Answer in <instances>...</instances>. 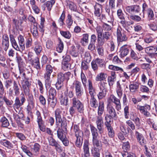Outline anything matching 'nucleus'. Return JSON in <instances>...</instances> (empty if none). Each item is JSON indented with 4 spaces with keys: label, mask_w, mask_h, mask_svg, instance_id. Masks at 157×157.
<instances>
[{
    "label": "nucleus",
    "mask_w": 157,
    "mask_h": 157,
    "mask_svg": "<svg viewBox=\"0 0 157 157\" xmlns=\"http://www.w3.org/2000/svg\"><path fill=\"white\" fill-rule=\"evenodd\" d=\"M53 71V68L50 65L46 66L45 73L44 74V78L45 86L46 88L49 87L51 85L52 81L50 79V75Z\"/></svg>",
    "instance_id": "nucleus-1"
},
{
    "label": "nucleus",
    "mask_w": 157,
    "mask_h": 157,
    "mask_svg": "<svg viewBox=\"0 0 157 157\" xmlns=\"http://www.w3.org/2000/svg\"><path fill=\"white\" fill-rule=\"evenodd\" d=\"M107 83L105 82H101L99 83V90L97 95L99 99H102L106 97L107 92Z\"/></svg>",
    "instance_id": "nucleus-2"
},
{
    "label": "nucleus",
    "mask_w": 157,
    "mask_h": 157,
    "mask_svg": "<svg viewBox=\"0 0 157 157\" xmlns=\"http://www.w3.org/2000/svg\"><path fill=\"white\" fill-rule=\"evenodd\" d=\"M106 108L107 111L109 114H106L105 116V121H110L111 117L114 118L117 117L116 110L111 104L108 103Z\"/></svg>",
    "instance_id": "nucleus-3"
},
{
    "label": "nucleus",
    "mask_w": 157,
    "mask_h": 157,
    "mask_svg": "<svg viewBox=\"0 0 157 157\" xmlns=\"http://www.w3.org/2000/svg\"><path fill=\"white\" fill-rule=\"evenodd\" d=\"M71 75V73L69 72H68L64 74L62 72L58 73L57 74V81L56 84V86H58V85H60L64 81L66 80L67 81L69 79Z\"/></svg>",
    "instance_id": "nucleus-4"
},
{
    "label": "nucleus",
    "mask_w": 157,
    "mask_h": 157,
    "mask_svg": "<svg viewBox=\"0 0 157 157\" xmlns=\"http://www.w3.org/2000/svg\"><path fill=\"white\" fill-rule=\"evenodd\" d=\"M117 98L113 94H112L108 98L107 103L111 104L113 103L115 105V108L117 111H119L121 109V105L120 98Z\"/></svg>",
    "instance_id": "nucleus-5"
},
{
    "label": "nucleus",
    "mask_w": 157,
    "mask_h": 157,
    "mask_svg": "<svg viewBox=\"0 0 157 157\" xmlns=\"http://www.w3.org/2000/svg\"><path fill=\"white\" fill-rule=\"evenodd\" d=\"M73 87L75 88V94L77 97H81L83 94V90L81 82L78 81H75L73 83Z\"/></svg>",
    "instance_id": "nucleus-6"
},
{
    "label": "nucleus",
    "mask_w": 157,
    "mask_h": 157,
    "mask_svg": "<svg viewBox=\"0 0 157 157\" xmlns=\"http://www.w3.org/2000/svg\"><path fill=\"white\" fill-rule=\"evenodd\" d=\"M136 108L145 117H148L151 116V114L149 112L151 109L149 105H146L143 106L137 105Z\"/></svg>",
    "instance_id": "nucleus-7"
},
{
    "label": "nucleus",
    "mask_w": 157,
    "mask_h": 157,
    "mask_svg": "<svg viewBox=\"0 0 157 157\" xmlns=\"http://www.w3.org/2000/svg\"><path fill=\"white\" fill-rule=\"evenodd\" d=\"M72 106L75 107L78 111L82 113L83 111V105L82 102L76 97H74L71 100Z\"/></svg>",
    "instance_id": "nucleus-8"
},
{
    "label": "nucleus",
    "mask_w": 157,
    "mask_h": 157,
    "mask_svg": "<svg viewBox=\"0 0 157 157\" xmlns=\"http://www.w3.org/2000/svg\"><path fill=\"white\" fill-rule=\"evenodd\" d=\"M90 130L92 136V143L94 144H98V142H100L98 139V134L97 129L94 126H90Z\"/></svg>",
    "instance_id": "nucleus-9"
},
{
    "label": "nucleus",
    "mask_w": 157,
    "mask_h": 157,
    "mask_svg": "<svg viewBox=\"0 0 157 157\" xmlns=\"http://www.w3.org/2000/svg\"><path fill=\"white\" fill-rule=\"evenodd\" d=\"M135 135L139 144L142 146H146L147 141L142 134L137 131H135Z\"/></svg>",
    "instance_id": "nucleus-10"
},
{
    "label": "nucleus",
    "mask_w": 157,
    "mask_h": 157,
    "mask_svg": "<svg viewBox=\"0 0 157 157\" xmlns=\"http://www.w3.org/2000/svg\"><path fill=\"white\" fill-rule=\"evenodd\" d=\"M2 44L3 49L6 52L9 46V37L7 34H5L3 36Z\"/></svg>",
    "instance_id": "nucleus-11"
},
{
    "label": "nucleus",
    "mask_w": 157,
    "mask_h": 157,
    "mask_svg": "<svg viewBox=\"0 0 157 157\" xmlns=\"http://www.w3.org/2000/svg\"><path fill=\"white\" fill-rule=\"evenodd\" d=\"M111 33L109 32L106 31L102 34V37H101L99 41L98 40V43L101 45H103L105 42L109 40L111 36Z\"/></svg>",
    "instance_id": "nucleus-12"
},
{
    "label": "nucleus",
    "mask_w": 157,
    "mask_h": 157,
    "mask_svg": "<svg viewBox=\"0 0 157 157\" xmlns=\"http://www.w3.org/2000/svg\"><path fill=\"white\" fill-rule=\"evenodd\" d=\"M93 147L91 148V153L94 157H100V154L99 147H100V143L98 142V144L95 145L92 143Z\"/></svg>",
    "instance_id": "nucleus-13"
},
{
    "label": "nucleus",
    "mask_w": 157,
    "mask_h": 157,
    "mask_svg": "<svg viewBox=\"0 0 157 157\" xmlns=\"http://www.w3.org/2000/svg\"><path fill=\"white\" fill-rule=\"evenodd\" d=\"M96 124L99 133L101 134L103 132V121L101 116H97Z\"/></svg>",
    "instance_id": "nucleus-14"
},
{
    "label": "nucleus",
    "mask_w": 157,
    "mask_h": 157,
    "mask_svg": "<svg viewBox=\"0 0 157 157\" xmlns=\"http://www.w3.org/2000/svg\"><path fill=\"white\" fill-rule=\"evenodd\" d=\"M89 143L88 141H84L83 146V153L81 155V157H89L90 156Z\"/></svg>",
    "instance_id": "nucleus-15"
},
{
    "label": "nucleus",
    "mask_w": 157,
    "mask_h": 157,
    "mask_svg": "<svg viewBox=\"0 0 157 157\" xmlns=\"http://www.w3.org/2000/svg\"><path fill=\"white\" fill-rule=\"evenodd\" d=\"M94 14L97 17H100L101 15L102 10V6L101 5L96 3L94 6Z\"/></svg>",
    "instance_id": "nucleus-16"
},
{
    "label": "nucleus",
    "mask_w": 157,
    "mask_h": 157,
    "mask_svg": "<svg viewBox=\"0 0 157 157\" xmlns=\"http://www.w3.org/2000/svg\"><path fill=\"white\" fill-rule=\"evenodd\" d=\"M111 121H106L104 124L108 131V135L110 137H113L114 136V132L113 128L110 124Z\"/></svg>",
    "instance_id": "nucleus-17"
},
{
    "label": "nucleus",
    "mask_w": 157,
    "mask_h": 157,
    "mask_svg": "<svg viewBox=\"0 0 157 157\" xmlns=\"http://www.w3.org/2000/svg\"><path fill=\"white\" fill-rule=\"evenodd\" d=\"M111 121H106L104 124L108 131V135L110 137H113L114 136V132L113 128L110 124Z\"/></svg>",
    "instance_id": "nucleus-18"
},
{
    "label": "nucleus",
    "mask_w": 157,
    "mask_h": 157,
    "mask_svg": "<svg viewBox=\"0 0 157 157\" xmlns=\"http://www.w3.org/2000/svg\"><path fill=\"white\" fill-rule=\"evenodd\" d=\"M129 49L126 44L124 45L120 48L119 52L120 53V56L121 57H123L126 56L129 52Z\"/></svg>",
    "instance_id": "nucleus-19"
},
{
    "label": "nucleus",
    "mask_w": 157,
    "mask_h": 157,
    "mask_svg": "<svg viewBox=\"0 0 157 157\" xmlns=\"http://www.w3.org/2000/svg\"><path fill=\"white\" fill-rule=\"evenodd\" d=\"M116 75L115 72L112 71L111 72V75L108 77L107 81L108 84L110 86H113L116 80Z\"/></svg>",
    "instance_id": "nucleus-20"
},
{
    "label": "nucleus",
    "mask_w": 157,
    "mask_h": 157,
    "mask_svg": "<svg viewBox=\"0 0 157 157\" xmlns=\"http://www.w3.org/2000/svg\"><path fill=\"white\" fill-rule=\"evenodd\" d=\"M32 65L37 70L41 69L39 59L37 56L35 57L30 62Z\"/></svg>",
    "instance_id": "nucleus-21"
},
{
    "label": "nucleus",
    "mask_w": 157,
    "mask_h": 157,
    "mask_svg": "<svg viewBox=\"0 0 157 157\" xmlns=\"http://www.w3.org/2000/svg\"><path fill=\"white\" fill-rule=\"evenodd\" d=\"M116 91L118 97L121 98L123 95V90L119 81H117V82Z\"/></svg>",
    "instance_id": "nucleus-22"
},
{
    "label": "nucleus",
    "mask_w": 157,
    "mask_h": 157,
    "mask_svg": "<svg viewBox=\"0 0 157 157\" xmlns=\"http://www.w3.org/2000/svg\"><path fill=\"white\" fill-rule=\"evenodd\" d=\"M29 3L34 13L37 14L39 13L40 12V9L36 5V2L35 0H30Z\"/></svg>",
    "instance_id": "nucleus-23"
},
{
    "label": "nucleus",
    "mask_w": 157,
    "mask_h": 157,
    "mask_svg": "<svg viewBox=\"0 0 157 157\" xmlns=\"http://www.w3.org/2000/svg\"><path fill=\"white\" fill-rule=\"evenodd\" d=\"M88 82V90L89 93L91 96V98L94 97V95L95 94V90L93 86L91 81L89 79Z\"/></svg>",
    "instance_id": "nucleus-24"
},
{
    "label": "nucleus",
    "mask_w": 157,
    "mask_h": 157,
    "mask_svg": "<svg viewBox=\"0 0 157 157\" xmlns=\"http://www.w3.org/2000/svg\"><path fill=\"white\" fill-rule=\"evenodd\" d=\"M28 79L29 78H27L26 80L24 81L22 85L24 92L25 93L29 92V87L31 85V83L28 81Z\"/></svg>",
    "instance_id": "nucleus-25"
},
{
    "label": "nucleus",
    "mask_w": 157,
    "mask_h": 157,
    "mask_svg": "<svg viewBox=\"0 0 157 157\" xmlns=\"http://www.w3.org/2000/svg\"><path fill=\"white\" fill-rule=\"evenodd\" d=\"M34 45V50L37 55H39L42 50V46L40 43L37 41L35 42Z\"/></svg>",
    "instance_id": "nucleus-26"
},
{
    "label": "nucleus",
    "mask_w": 157,
    "mask_h": 157,
    "mask_svg": "<svg viewBox=\"0 0 157 157\" xmlns=\"http://www.w3.org/2000/svg\"><path fill=\"white\" fill-rule=\"evenodd\" d=\"M107 75L105 73L101 72L97 75L95 78V80L97 81H101L105 80L107 77Z\"/></svg>",
    "instance_id": "nucleus-27"
},
{
    "label": "nucleus",
    "mask_w": 157,
    "mask_h": 157,
    "mask_svg": "<svg viewBox=\"0 0 157 157\" xmlns=\"http://www.w3.org/2000/svg\"><path fill=\"white\" fill-rule=\"evenodd\" d=\"M10 38L12 47L17 51H20V48L19 47L13 36L12 35H10Z\"/></svg>",
    "instance_id": "nucleus-28"
},
{
    "label": "nucleus",
    "mask_w": 157,
    "mask_h": 157,
    "mask_svg": "<svg viewBox=\"0 0 157 157\" xmlns=\"http://www.w3.org/2000/svg\"><path fill=\"white\" fill-rule=\"evenodd\" d=\"M22 105L20 103V101L18 97H16L14 101V103L13 105L14 109L17 113L18 112V110H19L20 107Z\"/></svg>",
    "instance_id": "nucleus-29"
},
{
    "label": "nucleus",
    "mask_w": 157,
    "mask_h": 157,
    "mask_svg": "<svg viewBox=\"0 0 157 157\" xmlns=\"http://www.w3.org/2000/svg\"><path fill=\"white\" fill-rule=\"evenodd\" d=\"M89 42V35L87 33L82 35V38L81 39L80 42L82 45L86 46Z\"/></svg>",
    "instance_id": "nucleus-30"
},
{
    "label": "nucleus",
    "mask_w": 157,
    "mask_h": 157,
    "mask_svg": "<svg viewBox=\"0 0 157 157\" xmlns=\"http://www.w3.org/2000/svg\"><path fill=\"white\" fill-rule=\"evenodd\" d=\"M40 146L37 143H35L33 147L31 148V151L33 154L35 155H37L40 150Z\"/></svg>",
    "instance_id": "nucleus-31"
},
{
    "label": "nucleus",
    "mask_w": 157,
    "mask_h": 157,
    "mask_svg": "<svg viewBox=\"0 0 157 157\" xmlns=\"http://www.w3.org/2000/svg\"><path fill=\"white\" fill-rule=\"evenodd\" d=\"M48 105L54 109L57 103V100L56 98H48Z\"/></svg>",
    "instance_id": "nucleus-32"
},
{
    "label": "nucleus",
    "mask_w": 157,
    "mask_h": 157,
    "mask_svg": "<svg viewBox=\"0 0 157 157\" xmlns=\"http://www.w3.org/2000/svg\"><path fill=\"white\" fill-rule=\"evenodd\" d=\"M38 24L36 23L33 25L31 29V32L34 37L37 38L39 37V33L37 29Z\"/></svg>",
    "instance_id": "nucleus-33"
},
{
    "label": "nucleus",
    "mask_w": 157,
    "mask_h": 157,
    "mask_svg": "<svg viewBox=\"0 0 157 157\" xmlns=\"http://www.w3.org/2000/svg\"><path fill=\"white\" fill-rule=\"evenodd\" d=\"M64 44L63 41L59 38H58V43L56 47V51L59 53L61 52L63 50Z\"/></svg>",
    "instance_id": "nucleus-34"
},
{
    "label": "nucleus",
    "mask_w": 157,
    "mask_h": 157,
    "mask_svg": "<svg viewBox=\"0 0 157 157\" xmlns=\"http://www.w3.org/2000/svg\"><path fill=\"white\" fill-rule=\"evenodd\" d=\"M0 144L6 147L9 149H11L13 147V145L9 141L6 140H0Z\"/></svg>",
    "instance_id": "nucleus-35"
},
{
    "label": "nucleus",
    "mask_w": 157,
    "mask_h": 157,
    "mask_svg": "<svg viewBox=\"0 0 157 157\" xmlns=\"http://www.w3.org/2000/svg\"><path fill=\"white\" fill-rule=\"evenodd\" d=\"M104 110V105L103 102H100L98 109V116H101Z\"/></svg>",
    "instance_id": "nucleus-36"
},
{
    "label": "nucleus",
    "mask_w": 157,
    "mask_h": 157,
    "mask_svg": "<svg viewBox=\"0 0 157 157\" xmlns=\"http://www.w3.org/2000/svg\"><path fill=\"white\" fill-rule=\"evenodd\" d=\"M96 32L97 33V40L99 41L101 37L102 36L103 29L101 26L99 25L97 26L95 28Z\"/></svg>",
    "instance_id": "nucleus-37"
},
{
    "label": "nucleus",
    "mask_w": 157,
    "mask_h": 157,
    "mask_svg": "<svg viewBox=\"0 0 157 157\" xmlns=\"http://www.w3.org/2000/svg\"><path fill=\"white\" fill-rule=\"evenodd\" d=\"M139 85L137 83H132L129 85V90L131 92L133 93L136 91L138 89Z\"/></svg>",
    "instance_id": "nucleus-38"
},
{
    "label": "nucleus",
    "mask_w": 157,
    "mask_h": 157,
    "mask_svg": "<svg viewBox=\"0 0 157 157\" xmlns=\"http://www.w3.org/2000/svg\"><path fill=\"white\" fill-rule=\"evenodd\" d=\"M73 23V20L71 15L68 14L67 16L66 20V25L67 27L70 29Z\"/></svg>",
    "instance_id": "nucleus-39"
},
{
    "label": "nucleus",
    "mask_w": 157,
    "mask_h": 157,
    "mask_svg": "<svg viewBox=\"0 0 157 157\" xmlns=\"http://www.w3.org/2000/svg\"><path fill=\"white\" fill-rule=\"evenodd\" d=\"M56 118V127H62V125L64 124V120H63L61 117H59Z\"/></svg>",
    "instance_id": "nucleus-40"
},
{
    "label": "nucleus",
    "mask_w": 157,
    "mask_h": 157,
    "mask_svg": "<svg viewBox=\"0 0 157 157\" xmlns=\"http://www.w3.org/2000/svg\"><path fill=\"white\" fill-rule=\"evenodd\" d=\"M28 101L29 107L31 108H33L35 105V100L33 95H31L29 96Z\"/></svg>",
    "instance_id": "nucleus-41"
},
{
    "label": "nucleus",
    "mask_w": 157,
    "mask_h": 157,
    "mask_svg": "<svg viewBox=\"0 0 157 157\" xmlns=\"http://www.w3.org/2000/svg\"><path fill=\"white\" fill-rule=\"evenodd\" d=\"M82 136H76L77 140L75 143L76 146L80 148L82 146L83 143Z\"/></svg>",
    "instance_id": "nucleus-42"
},
{
    "label": "nucleus",
    "mask_w": 157,
    "mask_h": 157,
    "mask_svg": "<svg viewBox=\"0 0 157 157\" xmlns=\"http://www.w3.org/2000/svg\"><path fill=\"white\" fill-rule=\"evenodd\" d=\"M117 41L119 42V45L120 42L123 41H126L128 40V37L126 36L124 33L117 36Z\"/></svg>",
    "instance_id": "nucleus-43"
},
{
    "label": "nucleus",
    "mask_w": 157,
    "mask_h": 157,
    "mask_svg": "<svg viewBox=\"0 0 157 157\" xmlns=\"http://www.w3.org/2000/svg\"><path fill=\"white\" fill-rule=\"evenodd\" d=\"M13 89L14 91L15 95L17 96L20 94V88L15 81L13 82Z\"/></svg>",
    "instance_id": "nucleus-44"
},
{
    "label": "nucleus",
    "mask_w": 157,
    "mask_h": 157,
    "mask_svg": "<svg viewBox=\"0 0 157 157\" xmlns=\"http://www.w3.org/2000/svg\"><path fill=\"white\" fill-rule=\"evenodd\" d=\"M57 130V134L58 138L60 140H62L65 136L63 132V130L62 129V127L58 128Z\"/></svg>",
    "instance_id": "nucleus-45"
},
{
    "label": "nucleus",
    "mask_w": 157,
    "mask_h": 157,
    "mask_svg": "<svg viewBox=\"0 0 157 157\" xmlns=\"http://www.w3.org/2000/svg\"><path fill=\"white\" fill-rule=\"evenodd\" d=\"M23 151L25 152L28 156L30 157H33V155L32 152H30L28 149V147L25 145L21 146Z\"/></svg>",
    "instance_id": "nucleus-46"
},
{
    "label": "nucleus",
    "mask_w": 157,
    "mask_h": 157,
    "mask_svg": "<svg viewBox=\"0 0 157 157\" xmlns=\"http://www.w3.org/2000/svg\"><path fill=\"white\" fill-rule=\"evenodd\" d=\"M90 104L91 106L93 108H96L98 106V101L94 97L91 98Z\"/></svg>",
    "instance_id": "nucleus-47"
},
{
    "label": "nucleus",
    "mask_w": 157,
    "mask_h": 157,
    "mask_svg": "<svg viewBox=\"0 0 157 157\" xmlns=\"http://www.w3.org/2000/svg\"><path fill=\"white\" fill-rule=\"evenodd\" d=\"M0 122L2 123V126L3 127H7L10 124L7 119L4 117L1 118Z\"/></svg>",
    "instance_id": "nucleus-48"
},
{
    "label": "nucleus",
    "mask_w": 157,
    "mask_h": 157,
    "mask_svg": "<svg viewBox=\"0 0 157 157\" xmlns=\"http://www.w3.org/2000/svg\"><path fill=\"white\" fill-rule=\"evenodd\" d=\"M65 16V11H63L59 19L58 20V22L60 26H63L65 24L64 22Z\"/></svg>",
    "instance_id": "nucleus-49"
},
{
    "label": "nucleus",
    "mask_w": 157,
    "mask_h": 157,
    "mask_svg": "<svg viewBox=\"0 0 157 157\" xmlns=\"http://www.w3.org/2000/svg\"><path fill=\"white\" fill-rule=\"evenodd\" d=\"M6 52L4 51L1 47H0V61L2 62H4L6 60V58L4 56Z\"/></svg>",
    "instance_id": "nucleus-50"
},
{
    "label": "nucleus",
    "mask_w": 157,
    "mask_h": 157,
    "mask_svg": "<svg viewBox=\"0 0 157 157\" xmlns=\"http://www.w3.org/2000/svg\"><path fill=\"white\" fill-rule=\"evenodd\" d=\"M60 33L63 37L67 39H70L71 37V34L69 31H60Z\"/></svg>",
    "instance_id": "nucleus-51"
},
{
    "label": "nucleus",
    "mask_w": 157,
    "mask_h": 157,
    "mask_svg": "<svg viewBox=\"0 0 157 157\" xmlns=\"http://www.w3.org/2000/svg\"><path fill=\"white\" fill-rule=\"evenodd\" d=\"M74 130L76 136H82V132L79 129L78 126L77 125H74Z\"/></svg>",
    "instance_id": "nucleus-52"
},
{
    "label": "nucleus",
    "mask_w": 157,
    "mask_h": 157,
    "mask_svg": "<svg viewBox=\"0 0 157 157\" xmlns=\"http://www.w3.org/2000/svg\"><path fill=\"white\" fill-rule=\"evenodd\" d=\"M56 94V90L52 88H51L49 91V97L48 98H56L55 96Z\"/></svg>",
    "instance_id": "nucleus-53"
},
{
    "label": "nucleus",
    "mask_w": 157,
    "mask_h": 157,
    "mask_svg": "<svg viewBox=\"0 0 157 157\" xmlns=\"http://www.w3.org/2000/svg\"><path fill=\"white\" fill-rule=\"evenodd\" d=\"M102 154L103 157H113L110 152L105 149H102Z\"/></svg>",
    "instance_id": "nucleus-54"
},
{
    "label": "nucleus",
    "mask_w": 157,
    "mask_h": 157,
    "mask_svg": "<svg viewBox=\"0 0 157 157\" xmlns=\"http://www.w3.org/2000/svg\"><path fill=\"white\" fill-rule=\"evenodd\" d=\"M81 78L82 83L84 87L86 86L87 82V78L84 73L81 72Z\"/></svg>",
    "instance_id": "nucleus-55"
},
{
    "label": "nucleus",
    "mask_w": 157,
    "mask_h": 157,
    "mask_svg": "<svg viewBox=\"0 0 157 157\" xmlns=\"http://www.w3.org/2000/svg\"><path fill=\"white\" fill-rule=\"evenodd\" d=\"M147 14L148 18L149 20L153 19L154 18V14L153 10L150 8L147 10Z\"/></svg>",
    "instance_id": "nucleus-56"
},
{
    "label": "nucleus",
    "mask_w": 157,
    "mask_h": 157,
    "mask_svg": "<svg viewBox=\"0 0 157 157\" xmlns=\"http://www.w3.org/2000/svg\"><path fill=\"white\" fill-rule=\"evenodd\" d=\"M130 18L131 19L136 22L140 21L141 20V18L139 16L137 15H131L130 16Z\"/></svg>",
    "instance_id": "nucleus-57"
},
{
    "label": "nucleus",
    "mask_w": 157,
    "mask_h": 157,
    "mask_svg": "<svg viewBox=\"0 0 157 157\" xmlns=\"http://www.w3.org/2000/svg\"><path fill=\"white\" fill-rule=\"evenodd\" d=\"M153 46H150L146 48L145 49L146 52L148 54H151L154 51L157 50Z\"/></svg>",
    "instance_id": "nucleus-58"
},
{
    "label": "nucleus",
    "mask_w": 157,
    "mask_h": 157,
    "mask_svg": "<svg viewBox=\"0 0 157 157\" xmlns=\"http://www.w3.org/2000/svg\"><path fill=\"white\" fill-rule=\"evenodd\" d=\"M69 9L71 10L75 11L76 10V6L75 4L72 2L69 1L68 3Z\"/></svg>",
    "instance_id": "nucleus-59"
},
{
    "label": "nucleus",
    "mask_w": 157,
    "mask_h": 157,
    "mask_svg": "<svg viewBox=\"0 0 157 157\" xmlns=\"http://www.w3.org/2000/svg\"><path fill=\"white\" fill-rule=\"evenodd\" d=\"M71 64L68 63L63 62L62 68L64 71H67L70 68Z\"/></svg>",
    "instance_id": "nucleus-60"
},
{
    "label": "nucleus",
    "mask_w": 157,
    "mask_h": 157,
    "mask_svg": "<svg viewBox=\"0 0 157 157\" xmlns=\"http://www.w3.org/2000/svg\"><path fill=\"white\" fill-rule=\"evenodd\" d=\"M36 115L37 117L36 121L37 123L43 121L41 113L38 110L36 111Z\"/></svg>",
    "instance_id": "nucleus-61"
},
{
    "label": "nucleus",
    "mask_w": 157,
    "mask_h": 157,
    "mask_svg": "<svg viewBox=\"0 0 157 157\" xmlns=\"http://www.w3.org/2000/svg\"><path fill=\"white\" fill-rule=\"evenodd\" d=\"M130 146L128 142H126L123 143L122 145V148L125 152L129 149Z\"/></svg>",
    "instance_id": "nucleus-62"
},
{
    "label": "nucleus",
    "mask_w": 157,
    "mask_h": 157,
    "mask_svg": "<svg viewBox=\"0 0 157 157\" xmlns=\"http://www.w3.org/2000/svg\"><path fill=\"white\" fill-rule=\"evenodd\" d=\"M102 27L104 30L106 31H109L112 29L111 26L105 23L103 24Z\"/></svg>",
    "instance_id": "nucleus-63"
},
{
    "label": "nucleus",
    "mask_w": 157,
    "mask_h": 157,
    "mask_svg": "<svg viewBox=\"0 0 157 157\" xmlns=\"http://www.w3.org/2000/svg\"><path fill=\"white\" fill-rule=\"evenodd\" d=\"M94 60L100 67H102L104 65L103 63L104 60L103 59L97 58L95 59Z\"/></svg>",
    "instance_id": "nucleus-64"
}]
</instances>
